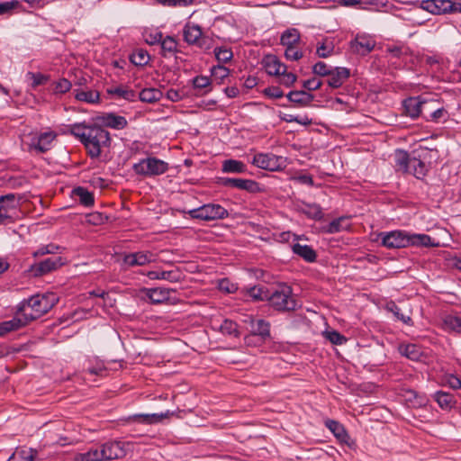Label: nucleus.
Here are the masks:
<instances>
[{
	"label": "nucleus",
	"instance_id": "nucleus-11",
	"mask_svg": "<svg viewBox=\"0 0 461 461\" xmlns=\"http://www.w3.org/2000/svg\"><path fill=\"white\" fill-rule=\"evenodd\" d=\"M64 264L61 257L55 256L48 258L42 261L34 263L28 270L30 275L34 277L42 276L60 267Z\"/></svg>",
	"mask_w": 461,
	"mask_h": 461
},
{
	"label": "nucleus",
	"instance_id": "nucleus-31",
	"mask_svg": "<svg viewBox=\"0 0 461 461\" xmlns=\"http://www.w3.org/2000/svg\"><path fill=\"white\" fill-rule=\"evenodd\" d=\"M433 398L442 409L446 410L453 408L456 403L453 394L443 391L436 392Z\"/></svg>",
	"mask_w": 461,
	"mask_h": 461
},
{
	"label": "nucleus",
	"instance_id": "nucleus-64",
	"mask_svg": "<svg viewBox=\"0 0 461 461\" xmlns=\"http://www.w3.org/2000/svg\"><path fill=\"white\" fill-rule=\"evenodd\" d=\"M106 369L103 360L96 359L95 366L88 367V375H95L102 376L105 373Z\"/></svg>",
	"mask_w": 461,
	"mask_h": 461
},
{
	"label": "nucleus",
	"instance_id": "nucleus-13",
	"mask_svg": "<svg viewBox=\"0 0 461 461\" xmlns=\"http://www.w3.org/2000/svg\"><path fill=\"white\" fill-rule=\"evenodd\" d=\"M94 122L100 127H109L114 130H122L127 127L128 121L124 116L114 113H104L93 119Z\"/></svg>",
	"mask_w": 461,
	"mask_h": 461
},
{
	"label": "nucleus",
	"instance_id": "nucleus-42",
	"mask_svg": "<svg viewBox=\"0 0 461 461\" xmlns=\"http://www.w3.org/2000/svg\"><path fill=\"white\" fill-rule=\"evenodd\" d=\"M248 294L257 301H268L270 291L262 285H255L248 289Z\"/></svg>",
	"mask_w": 461,
	"mask_h": 461
},
{
	"label": "nucleus",
	"instance_id": "nucleus-15",
	"mask_svg": "<svg viewBox=\"0 0 461 461\" xmlns=\"http://www.w3.org/2000/svg\"><path fill=\"white\" fill-rule=\"evenodd\" d=\"M220 184L226 187H233L239 190H245L249 193H258L260 191L259 184L252 179L221 177Z\"/></svg>",
	"mask_w": 461,
	"mask_h": 461
},
{
	"label": "nucleus",
	"instance_id": "nucleus-22",
	"mask_svg": "<svg viewBox=\"0 0 461 461\" xmlns=\"http://www.w3.org/2000/svg\"><path fill=\"white\" fill-rule=\"evenodd\" d=\"M28 324L29 322L25 317L23 313H19V311L17 310L16 316L12 320L0 322V337L5 336L11 331L18 330Z\"/></svg>",
	"mask_w": 461,
	"mask_h": 461
},
{
	"label": "nucleus",
	"instance_id": "nucleus-56",
	"mask_svg": "<svg viewBox=\"0 0 461 461\" xmlns=\"http://www.w3.org/2000/svg\"><path fill=\"white\" fill-rule=\"evenodd\" d=\"M212 76L217 79L223 80L228 77L230 74L229 68L222 65H217L212 68L211 69Z\"/></svg>",
	"mask_w": 461,
	"mask_h": 461
},
{
	"label": "nucleus",
	"instance_id": "nucleus-47",
	"mask_svg": "<svg viewBox=\"0 0 461 461\" xmlns=\"http://www.w3.org/2000/svg\"><path fill=\"white\" fill-rule=\"evenodd\" d=\"M220 330L223 334L231 335L236 338L240 337L238 324L230 320H224L220 326Z\"/></svg>",
	"mask_w": 461,
	"mask_h": 461
},
{
	"label": "nucleus",
	"instance_id": "nucleus-26",
	"mask_svg": "<svg viewBox=\"0 0 461 461\" xmlns=\"http://www.w3.org/2000/svg\"><path fill=\"white\" fill-rule=\"evenodd\" d=\"M286 97L299 107H307L314 100V95L304 90L290 91Z\"/></svg>",
	"mask_w": 461,
	"mask_h": 461
},
{
	"label": "nucleus",
	"instance_id": "nucleus-57",
	"mask_svg": "<svg viewBox=\"0 0 461 461\" xmlns=\"http://www.w3.org/2000/svg\"><path fill=\"white\" fill-rule=\"evenodd\" d=\"M285 57L288 60L296 61L303 58V52L296 48V45L291 46L285 48Z\"/></svg>",
	"mask_w": 461,
	"mask_h": 461
},
{
	"label": "nucleus",
	"instance_id": "nucleus-9",
	"mask_svg": "<svg viewBox=\"0 0 461 461\" xmlns=\"http://www.w3.org/2000/svg\"><path fill=\"white\" fill-rule=\"evenodd\" d=\"M420 7L433 14L461 13V3L452 0H424L421 2Z\"/></svg>",
	"mask_w": 461,
	"mask_h": 461
},
{
	"label": "nucleus",
	"instance_id": "nucleus-43",
	"mask_svg": "<svg viewBox=\"0 0 461 461\" xmlns=\"http://www.w3.org/2000/svg\"><path fill=\"white\" fill-rule=\"evenodd\" d=\"M36 451L32 448L17 449L7 461H33Z\"/></svg>",
	"mask_w": 461,
	"mask_h": 461
},
{
	"label": "nucleus",
	"instance_id": "nucleus-50",
	"mask_svg": "<svg viewBox=\"0 0 461 461\" xmlns=\"http://www.w3.org/2000/svg\"><path fill=\"white\" fill-rule=\"evenodd\" d=\"M101 445L94 444L88 447V461H104Z\"/></svg>",
	"mask_w": 461,
	"mask_h": 461
},
{
	"label": "nucleus",
	"instance_id": "nucleus-46",
	"mask_svg": "<svg viewBox=\"0 0 461 461\" xmlns=\"http://www.w3.org/2000/svg\"><path fill=\"white\" fill-rule=\"evenodd\" d=\"M303 212L309 218L313 220H321L323 217L321 207L316 203L305 204Z\"/></svg>",
	"mask_w": 461,
	"mask_h": 461
},
{
	"label": "nucleus",
	"instance_id": "nucleus-2",
	"mask_svg": "<svg viewBox=\"0 0 461 461\" xmlns=\"http://www.w3.org/2000/svg\"><path fill=\"white\" fill-rule=\"evenodd\" d=\"M111 146L109 131L95 124L88 125V157L98 159L100 162L107 161L106 153Z\"/></svg>",
	"mask_w": 461,
	"mask_h": 461
},
{
	"label": "nucleus",
	"instance_id": "nucleus-58",
	"mask_svg": "<svg viewBox=\"0 0 461 461\" xmlns=\"http://www.w3.org/2000/svg\"><path fill=\"white\" fill-rule=\"evenodd\" d=\"M322 86V81L317 79L316 77H312L311 79H307L303 81L302 86L307 90V92L315 91L321 88Z\"/></svg>",
	"mask_w": 461,
	"mask_h": 461
},
{
	"label": "nucleus",
	"instance_id": "nucleus-19",
	"mask_svg": "<svg viewBox=\"0 0 461 461\" xmlns=\"http://www.w3.org/2000/svg\"><path fill=\"white\" fill-rule=\"evenodd\" d=\"M350 70L344 67H335L328 76L327 84L331 88H339L349 78Z\"/></svg>",
	"mask_w": 461,
	"mask_h": 461
},
{
	"label": "nucleus",
	"instance_id": "nucleus-16",
	"mask_svg": "<svg viewBox=\"0 0 461 461\" xmlns=\"http://www.w3.org/2000/svg\"><path fill=\"white\" fill-rule=\"evenodd\" d=\"M382 244L388 249H400L407 248V231L405 230H393L389 232H383Z\"/></svg>",
	"mask_w": 461,
	"mask_h": 461
},
{
	"label": "nucleus",
	"instance_id": "nucleus-59",
	"mask_svg": "<svg viewBox=\"0 0 461 461\" xmlns=\"http://www.w3.org/2000/svg\"><path fill=\"white\" fill-rule=\"evenodd\" d=\"M70 195L74 200H77L78 198L79 202L83 205H86V188H84L82 186L76 187V188L72 189Z\"/></svg>",
	"mask_w": 461,
	"mask_h": 461
},
{
	"label": "nucleus",
	"instance_id": "nucleus-40",
	"mask_svg": "<svg viewBox=\"0 0 461 461\" xmlns=\"http://www.w3.org/2000/svg\"><path fill=\"white\" fill-rule=\"evenodd\" d=\"M221 170L225 173L240 174L245 173L247 171V167L242 161L227 159L223 161Z\"/></svg>",
	"mask_w": 461,
	"mask_h": 461
},
{
	"label": "nucleus",
	"instance_id": "nucleus-36",
	"mask_svg": "<svg viewBox=\"0 0 461 461\" xmlns=\"http://www.w3.org/2000/svg\"><path fill=\"white\" fill-rule=\"evenodd\" d=\"M348 218L345 216L339 217L331 221L326 227L325 231L327 233H337L342 230H347L350 228V224L348 222Z\"/></svg>",
	"mask_w": 461,
	"mask_h": 461
},
{
	"label": "nucleus",
	"instance_id": "nucleus-51",
	"mask_svg": "<svg viewBox=\"0 0 461 461\" xmlns=\"http://www.w3.org/2000/svg\"><path fill=\"white\" fill-rule=\"evenodd\" d=\"M324 337L334 345H342L347 341V339L337 330H327Z\"/></svg>",
	"mask_w": 461,
	"mask_h": 461
},
{
	"label": "nucleus",
	"instance_id": "nucleus-55",
	"mask_svg": "<svg viewBox=\"0 0 461 461\" xmlns=\"http://www.w3.org/2000/svg\"><path fill=\"white\" fill-rule=\"evenodd\" d=\"M20 5V2L13 0L10 2L0 3V15L10 14L13 10L16 9Z\"/></svg>",
	"mask_w": 461,
	"mask_h": 461
},
{
	"label": "nucleus",
	"instance_id": "nucleus-63",
	"mask_svg": "<svg viewBox=\"0 0 461 461\" xmlns=\"http://www.w3.org/2000/svg\"><path fill=\"white\" fill-rule=\"evenodd\" d=\"M163 34L161 32H149L145 34V41L149 45H155L161 42Z\"/></svg>",
	"mask_w": 461,
	"mask_h": 461
},
{
	"label": "nucleus",
	"instance_id": "nucleus-5",
	"mask_svg": "<svg viewBox=\"0 0 461 461\" xmlns=\"http://www.w3.org/2000/svg\"><path fill=\"white\" fill-rule=\"evenodd\" d=\"M21 198L14 194L0 195V225L15 222L21 214Z\"/></svg>",
	"mask_w": 461,
	"mask_h": 461
},
{
	"label": "nucleus",
	"instance_id": "nucleus-28",
	"mask_svg": "<svg viewBox=\"0 0 461 461\" xmlns=\"http://www.w3.org/2000/svg\"><path fill=\"white\" fill-rule=\"evenodd\" d=\"M293 252L303 258L306 262H314L317 258L315 250L309 245L295 243L292 246Z\"/></svg>",
	"mask_w": 461,
	"mask_h": 461
},
{
	"label": "nucleus",
	"instance_id": "nucleus-24",
	"mask_svg": "<svg viewBox=\"0 0 461 461\" xmlns=\"http://www.w3.org/2000/svg\"><path fill=\"white\" fill-rule=\"evenodd\" d=\"M147 276L151 280L162 279L171 283H177L183 279V273L178 268L167 271L154 270L148 272Z\"/></svg>",
	"mask_w": 461,
	"mask_h": 461
},
{
	"label": "nucleus",
	"instance_id": "nucleus-30",
	"mask_svg": "<svg viewBox=\"0 0 461 461\" xmlns=\"http://www.w3.org/2000/svg\"><path fill=\"white\" fill-rule=\"evenodd\" d=\"M385 310L392 312L393 316L408 326H413V321L409 314H404L401 308L393 301H390L385 304Z\"/></svg>",
	"mask_w": 461,
	"mask_h": 461
},
{
	"label": "nucleus",
	"instance_id": "nucleus-7",
	"mask_svg": "<svg viewBox=\"0 0 461 461\" xmlns=\"http://www.w3.org/2000/svg\"><path fill=\"white\" fill-rule=\"evenodd\" d=\"M183 37L189 45H194L203 50H209L212 47V40L203 34L198 24L187 23L183 29Z\"/></svg>",
	"mask_w": 461,
	"mask_h": 461
},
{
	"label": "nucleus",
	"instance_id": "nucleus-12",
	"mask_svg": "<svg viewBox=\"0 0 461 461\" xmlns=\"http://www.w3.org/2000/svg\"><path fill=\"white\" fill-rule=\"evenodd\" d=\"M247 321V320H245ZM248 321L250 324V333L245 337L247 344H250L252 339L258 336L262 340H266L270 337V324L265 320H255L253 317H248Z\"/></svg>",
	"mask_w": 461,
	"mask_h": 461
},
{
	"label": "nucleus",
	"instance_id": "nucleus-41",
	"mask_svg": "<svg viewBox=\"0 0 461 461\" xmlns=\"http://www.w3.org/2000/svg\"><path fill=\"white\" fill-rule=\"evenodd\" d=\"M150 57L147 50L138 49L130 56V60L132 64L139 67H143L149 63Z\"/></svg>",
	"mask_w": 461,
	"mask_h": 461
},
{
	"label": "nucleus",
	"instance_id": "nucleus-10",
	"mask_svg": "<svg viewBox=\"0 0 461 461\" xmlns=\"http://www.w3.org/2000/svg\"><path fill=\"white\" fill-rule=\"evenodd\" d=\"M252 164L261 169L278 171L285 167V159L272 153H258L254 156Z\"/></svg>",
	"mask_w": 461,
	"mask_h": 461
},
{
	"label": "nucleus",
	"instance_id": "nucleus-38",
	"mask_svg": "<svg viewBox=\"0 0 461 461\" xmlns=\"http://www.w3.org/2000/svg\"><path fill=\"white\" fill-rule=\"evenodd\" d=\"M300 32L297 29L292 28L285 31L280 38V42L283 46L291 47L295 46L300 41Z\"/></svg>",
	"mask_w": 461,
	"mask_h": 461
},
{
	"label": "nucleus",
	"instance_id": "nucleus-45",
	"mask_svg": "<svg viewBox=\"0 0 461 461\" xmlns=\"http://www.w3.org/2000/svg\"><path fill=\"white\" fill-rule=\"evenodd\" d=\"M443 324L446 330L461 333V317L447 315L443 319Z\"/></svg>",
	"mask_w": 461,
	"mask_h": 461
},
{
	"label": "nucleus",
	"instance_id": "nucleus-44",
	"mask_svg": "<svg viewBox=\"0 0 461 461\" xmlns=\"http://www.w3.org/2000/svg\"><path fill=\"white\" fill-rule=\"evenodd\" d=\"M69 131L75 137L80 140L85 147H86V124L85 122L70 125Z\"/></svg>",
	"mask_w": 461,
	"mask_h": 461
},
{
	"label": "nucleus",
	"instance_id": "nucleus-25",
	"mask_svg": "<svg viewBox=\"0 0 461 461\" xmlns=\"http://www.w3.org/2000/svg\"><path fill=\"white\" fill-rule=\"evenodd\" d=\"M407 242L408 247H425V248H434L438 247V243L435 242L434 240L427 234L423 233H410L407 232Z\"/></svg>",
	"mask_w": 461,
	"mask_h": 461
},
{
	"label": "nucleus",
	"instance_id": "nucleus-52",
	"mask_svg": "<svg viewBox=\"0 0 461 461\" xmlns=\"http://www.w3.org/2000/svg\"><path fill=\"white\" fill-rule=\"evenodd\" d=\"M333 68L323 61H318L312 67V73L320 77H328Z\"/></svg>",
	"mask_w": 461,
	"mask_h": 461
},
{
	"label": "nucleus",
	"instance_id": "nucleus-23",
	"mask_svg": "<svg viewBox=\"0 0 461 461\" xmlns=\"http://www.w3.org/2000/svg\"><path fill=\"white\" fill-rule=\"evenodd\" d=\"M262 64L268 75L280 76L285 73L286 66L276 55L268 54L263 58Z\"/></svg>",
	"mask_w": 461,
	"mask_h": 461
},
{
	"label": "nucleus",
	"instance_id": "nucleus-1",
	"mask_svg": "<svg viewBox=\"0 0 461 461\" xmlns=\"http://www.w3.org/2000/svg\"><path fill=\"white\" fill-rule=\"evenodd\" d=\"M58 302L59 298L53 293L37 294L22 301L18 305V311L31 323L50 311Z\"/></svg>",
	"mask_w": 461,
	"mask_h": 461
},
{
	"label": "nucleus",
	"instance_id": "nucleus-18",
	"mask_svg": "<svg viewBox=\"0 0 461 461\" xmlns=\"http://www.w3.org/2000/svg\"><path fill=\"white\" fill-rule=\"evenodd\" d=\"M128 446V443L122 441H109L101 444L102 451L104 456V461L124 457L127 454Z\"/></svg>",
	"mask_w": 461,
	"mask_h": 461
},
{
	"label": "nucleus",
	"instance_id": "nucleus-4",
	"mask_svg": "<svg viewBox=\"0 0 461 461\" xmlns=\"http://www.w3.org/2000/svg\"><path fill=\"white\" fill-rule=\"evenodd\" d=\"M395 167L398 171L413 175L416 178H423L428 167L420 158L410 157L407 151L398 149L395 154Z\"/></svg>",
	"mask_w": 461,
	"mask_h": 461
},
{
	"label": "nucleus",
	"instance_id": "nucleus-14",
	"mask_svg": "<svg viewBox=\"0 0 461 461\" xmlns=\"http://www.w3.org/2000/svg\"><path fill=\"white\" fill-rule=\"evenodd\" d=\"M431 103L422 100L420 97H410L403 101L402 105L405 113L411 118H417L429 111Z\"/></svg>",
	"mask_w": 461,
	"mask_h": 461
},
{
	"label": "nucleus",
	"instance_id": "nucleus-34",
	"mask_svg": "<svg viewBox=\"0 0 461 461\" xmlns=\"http://www.w3.org/2000/svg\"><path fill=\"white\" fill-rule=\"evenodd\" d=\"M177 41L173 37H163L160 42L161 55L165 58L174 56L177 52Z\"/></svg>",
	"mask_w": 461,
	"mask_h": 461
},
{
	"label": "nucleus",
	"instance_id": "nucleus-3",
	"mask_svg": "<svg viewBox=\"0 0 461 461\" xmlns=\"http://www.w3.org/2000/svg\"><path fill=\"white\" fill-rule=\"evenodd\" d=\"M270 305L276 311L292 312L296 310L298 303L293 297V289L286 284H279L268 297Z\"/></svg>",
	"mask_w": 461,
	"mask_h": 461
},
{
	"label": "nucleus",
	"instance_id": "nucleus-54",
	"mask_svg": "<svg viewBox=\"0 0 461 461\" xmlns=\"http://www.w3.org/2000/svg\"><path fill=\"white\" fill-rule=\"evenodd\" d=\"M107 216L104 215L99 212H88V225L92 224L95 226L101 225L107 221Z\"/></svg>",
	"mask_w": 461,
	"mask_h": 461
},
{
	"label": "nucleus",
	"instance_id": "nucleus-35",
	"mask_svg": "<svg viewBox=\"0 0 461 461\" xmlns=\"http://www.w3.org/2000/svg\"><path fill=\"white\" fill-rule=\"evenodd\" d=\"M109 294L104 290L97 289L88 292V304L93 303L100 307H105Z\"/></svg>",
	"mask_w": 461,
	"mask_h": 461
},
{
	"label": "nucleus",
	"instance_id": "nucleus-27",
	"mask_svg": "<svg viewBox=\"0 0 461 461\" xmlns=\"http://www.w3.org/2000/svg\"><path fill=\"white\" fill-rule=\"evenodd\" d=\"M175 292L176 290L171 288L156 287L149 289L147 296L153 303H161L169 300L171 293Z\"/></svg>",
	"mask_w": 461,
	"mask_h": 461
},
{
	"label": "nucleus",
	"instance_id": "nucleus-33",
	"mask_svg": "<svg viewBox=\"0 0 461 461\" xmlns=\"http://www.w3.org/2000/svg\"><path fill=\"white\" fill-rule=\"evenodd\" d=\"M137 96H139L141 102L152 104L159 101L162 98L163 94L159 89L151 87L142 89L139 94H137Z\"/></svg>",
	"mask_w": 461,
	"mask_h": 461
},
{
	"label": "nucleus",
	"instance_id": "nucleus-32",
	"mask_svg": "<svg viewBox=\"0 0 461 461\" xmlns=\"http://www.w3.org/2000/svg\"><path fill=\"white\" fill-rule=\"evenodd\" d=\"M325 425L341 442H346L349 438L345 428L339 421L334 420H327Z\"/></svg>",
	"mask_w": 461,
	"mask_h": 461
},
{
	"label": "nucleus",
	"instance_id": "nucleus-60",
	"mask_svg": "<svg viewBox=\"0 0 461 461\" xmlns=\"http://www.w3.org/2000/svg\"><path fill=\"white\" fill-rule=\"evenodd\" d=\"M70 88L71 83L65 78H61L55 83L54 93L64 94L67 93Z\"/></svg>",
	"mask_w": 461,
	"mask_h": 461
},
{
	"label": "nucleus",
	"instance_id": "nucleus-29",
	"mask_svg": "<svg viewBox=\"0 0 461 461\" xmlns=\"http://www.w3.org/2000/svg\"><path fill=\"white\" fill-rule=\"evenodd\" d=\"M170 412L168 411L165 413L134 414L129 417V420L144 424H153L161 421L165 418H168Z\"/></svg>",
	"mask_w": 461,
	"mask_h": 461
},
{
	"label": "nucleus",
	"instance_id": "nucleus-20",
	"mask_svg": "<svg viewBox=\"0 0 461 461\" xmlns=\"http://www.w3.org/2000/svg\"><path fill=\"white\" fill-rule=\"evenodd\" d=\"M153 255L150 252L139 251L129 253L123 256L122 262L127 267L145 266L153 261Z\"/></svg>",
	"mask_w": 461,
	"mask_h": 461
},
{
	"label": "nucleus",
	"instance_id": "nucleus-48",
	"mask_svg": "<svg viewBox=\"0 0 461 461\" xmlns=\"http://www.w3.org/2000/svg\"><path fill=\"white\" fill-rule=\"evenodd\" d=\"M214 55L220 63H227L233 58V53L230 48L217 47L214 49Z\"/></svg>",
	"mask_w": 461,
	"mask_h": 461
},
{
	"label": "nucleus",
	"instance_id": "nucleus-17",
	"mask_svg": "<svg viewBox=\"0 0 461 461\" xmlns=\"http://www.w3.org/2000/svg\"><path fill=\"white\" fill-rule=\"evenodd\" d=\"M375 46V41L371 36L366 34H357L349 44L350 50L361 56L370 53Z\"/></svg>",
	"mask_w": 461,
	"mask_h": 461
},
{
	"label": "nucleus",
	"instance_id": "nucleus-37",
	"mask_svg": "<svg viewBox=\"0 0 461 461\" xmlns=\"http://www.w3.org/2000/svg\"><path fill=\"white\" fill-rule=\"evenodd\" d=\"M110 95H115L119 99L134 101L137 98V93L127 86H120L108 89Z\"/></svg>",
	"mask_w": 461,
	"mask_h": 461
},
{
	"label": "nucleus",
	"instance_id": "nucleus-49",
	"mask_svg": "<svg viewBox=\"0 0 461 461\" xmlns=\"http://www.w3.org/2000/svg\"><path fill=\"white\" fill-rule=\"evenodd\" d=\"M333 51V43L331 41H328L327 40H325L317 47L316 54L319 58L325 59L332 55Z\"/></svg>",
	"mask_w": 461,
	"mask_h": 461
},
{
	"label": "nucleus",
	"instance_id": "nucleus-39",
	"mask_svg": "<svg viewBox=\"0 0 461 461\" xmlns=\"http://www.w3.org/2000/svg\"><path fill=\"white\" fill-rule=\"evenodd\" d=\"M399 352L412 361L420 360L422 356L420 347L415 344L401 345Z\"/></svg>",
	"mask_w": 461,
	"mask_h": 461
},
{
	"label": "nucleus",
	"instance_id": "nucleus-62",
	"mask_svg": "<svg viewBox=\"0 0 461 461\" xmlns=\"http://www.w3.org/2000/svg\"><path fill=\"white\" fill-rule=\"evenodd\" d=\"M211 84V80L208 77L205 76H197L193 79V86L196 89H203L209 86Z\"/></svg>",
	"mask_w": 461,
	"mask_h": 461
},
{
	"label": "nucleus",
	"instance_id": "nucleus-61",
	"mask_svg": "<svg viewBox=\"0 0 461 461\" xmlns=\"http://www.w3.org/2000/svg\"><path fill=\"white\" fill-rule=\"evenodd\" d=\"M263 94L272 99H278L284 96V92L279 86H268L264 89Z\"/></svg>",
	"mask_w": 461,
	"mask_h": 461
},
{
	"label": "nucleus",
	"instance_id": "nucleus-21",
	"mask_svg": "<svg viewBox=\"0 0 461 461\" xmlns=\"http://www.w3.org/2000/svg\"><path fill=\"white\" fill-rule=\"evenodd\" d=\"M55 133L53 131H46L39 134L32 139L30 144L31 149L37 150L40 153H43L50 149L51 143L55 140Z\"/></svg>",
	"mask_w": 461,
	"mask_h": 461
},
{
	"label": "nucleus",
	"instance_id": "nucleus-8",
	"mask_svg": "<svg viewBox=\"0 0 461 461\" xmlns=\"http://www.w3.org/2000/svg\"><path fill=\"white\" fill-rule=\"evenodd\" d=\"M188 214L193 219H199L203 221H214L224 219L228 217V211L220 204L206 203L199 208L188 211Z\"/></svg>",
	"mask_w": 461,
	"mask_h": 461
},
{
	"label": "nucleus",
	"instance_id": "nucleus-6",
	"mask_svg": "<svg viewBox=\"0 0 461 461\" xmlns=\"http://www.w3.org/2000/svg\"><path fill=\"white\" fill-rule=\"evenodd\" d=\"M132 168L137 175L153 176L167 172L168 165L159 158L151 157L141 159L139 163L134 164Z\"/></svg>",
	"mask_w": 461,
	"mask_h": 461
},
{
	"label": "nucleus",
	"instance_id": "nucleus-53",
	"mask_svg": "<svg viewBox=\"0 0 461 461\" xmlns=\"http://www.w3.org/2000/svg\"><path fill=\"white\" fill-rule=\"evenodd\" d=\"M26 77L32 81V87L33 88L37 87L38 86L44 85L48 81V77L41 73L28 72Z\"/></svg>",
	"mask_w": 461,
	"mask_h": 461
}]
</instances>
